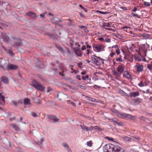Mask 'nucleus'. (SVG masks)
Listing matches in <instances>:
<instances>
[{
  "label": "nucleus",
  "mask_w": 152,
  "mask_h": 152,
  "mask_svg": "<svg viewBox=\"0 0 152 152\" xmlns=\"http://www.w3.org/2000/svg\"><path fill=\"white\" fill-rule=\"evenodd\" d=\"M104 152H124V150L120 146L112 144H106L103 148Z\"/></svg>",
  "instance_id": "nucleus-1"
},
{
  "label": "nucleus",
  "mask_w": 152,
  "mask_h": 152,
  "mask_svg": "<svg viewBox=\"0 0 152 152\" xmlns=\"http://www.w3.org/2000/svg\"><path fill=\"white\" fill-rule=\"evenodd\" d=\"M31 85L35 88L37 90L42 92L45 90V87L41 84L38 83L36 80H33Z\"/></svg>",
  "instance_id": "nucleus-2"
},
{
  "label": "nucleus",
  "mask_w": 152,
  "mask_h": 152,
  "mask_svg": "<svg viewBox=\"0 0 152 152\" xmlns=\"http://www.w3.org/2000/svg\"><path fill=\"white\" fill-rule=\"evenodd\" d=\"M92 63L95 64L97 65L100 66L102 64H103L104 61L103 59L99 57H98L94 55L92 56L91 58Z\"/></svg>",
  "instance_id": "nucleus-3"
},
{
  "label": "nucleus",
  "mask_w": 152,
  "mask_h": 152,
  "mask_svg": "<svg viewBox=\"0 0 152 152\" xmlns=\"http://www.w3.org/2000/svg\"><path fill=\"white\" fill-rule=\"evenodd\" d=\"M18 68V66L16 65H14L12 64H10L8 63L7 66L6 67V69L9 71L10 70H16Z\"/></svg>",
  "instance_id": "nucleus-4"
},
{
  "label": "nucleus",
  "mask_w": 152,
  "mask_h": 152,
  "mask_svg": "<svg viewBox=\"0 0 152 152\" xmlns=\"http://www.w3.org/2000/svg\"><path fill=\"white\" fill-rule=\"evenodd\" d=\"M1 37L0 39H3V41L6 42H8L9 41L10 38L6 34L1 32Z\"/></svg>",
  "instance_id": "nucleus-5"
},
{
  "label": "nucleus",
  "mask_w": 152,
  "mask_h": 152,
  "mask_svg": "<svg viewBox=\"0 0 152 152\" xmlns=\"http://www.w3.org/2000/svg\"><path fill=\"white\" fill-rule=\"evenodd\" d=\"M93 48H95L98 52H99L104 50V46L101 44L94 45Z\"/></svg>",
  "instance_id": "nucleus-6"
},
{
  "label": "nucleus",
  "mask_w": 152,
  "mask_h": 152,
  "mask_svg": "<svg viewBox=\"0 0 152 152\" xmlns=\"http://www.w3.org/2000/svg\"><path fill=\"white\" fill-rule=\"evenodd\" d=\"M47 117L48 118L53 121L54 123H56L59 121V119L57 117L53 115H47Z\"/></svg>",
  "instance_id": "nucleus-7"
},
{
  "label": "nucleus",
  "mask_w": 152,
  "mask_h": 152,
  "mask_svg": "<svg viewBox=\"0 0 152 152\" xmlns=\"http://www.w3.org/2000/svg\"><path fill=\"white\" fill-rule=\"evenodd\" d=\"M26 14L28 17L34 19H35L37 16V15L35 13L31 12H27L26 13Z\"/></svg>",
  "instance_id": "nucleus-8"
},
{
  "label": "nucleus",
  "mask_w": 152,
  "mask_h": 152,
  "mask_svg": "<svg viewBox=\"0 0 152 152\" xmlns=\"http://www.w3.org/2000/svg\"><path fill=\"white\" fill-rule=\"evenodd\" d=\"M124 65L121 64L119 65L117 68V71L121 75L124 71Z\"/></svg>",
  "instance_id": "nucleus-9"
},
{
  "label": "nucleus",
  "mask_w": 152,
  "mask_h": 152,
  "mask_svg": "<svg viewBox=\"0 0 152 152\" xmlns=\"http://www.w3.org/2000/svg\"><path fill=\"white\" fill-rule=\"evenodd\" d=\"M123 75L124 77H126L128 79H131L132 78L131 75L129 74V72L127 71L124 72Z\"/></svg>",
  "instance_id": "nucleus-10"
},
{
  "label": "nucleus",
  "mask_w": 152,
  "mask_h": 152,
  "mask_svg": "<svg viewBox=\"0 0 152 152\" xmlns=\"http://www.w3.org/2000/svg\"><path fill=\"white\" fill-rule=\"evenodd\" d=\"M140 94L139 92L138 91H136V92H131L129 94V96L131 98H135L139 96Z\"/></svg>",
  "instance_id": "nucleus-11"
},
{
  "label": "nucleus",
  "mask_w": 152,
  "mask_h": 152,
  "mask_svg": "<svg viewBox=\"0 0 152 152\" xmlns=\"http://www.w3.org/2000/svg\"><path fill=\"white\" fill-rule=\"evenodd\" d=\"M0 79L1 82H2L4 84H7L9 83V80L8 78L5 76H2L1 77Z\"/></svg>",
  "instance_id": "nucleus-12"
},
{
  "label": "nucleus",
  "mask_w": 152,
  "mask_h": 152,
  "mask_svg": "<svg viewBox=\"0 0 152 152\" xmlns=\"http://www.w3.org/2000/svg\"><path fill=\"white\" fill-rule=\"evenodd\" d=\"M135 67L137 69V71L138 72H141L142 71L143 69V65H140L138 63L135 66Z\"/></svg>",
  "instance_id": "nucleus-13"
},
{
  "label": "nucleus",
  "mask_w": 152,
  "mask_h": 152,
  "mask_svg": "<svg viewBox=\"0 0 152 152\" xmlns=\"http://www.w3.org/2000/svg\"><path fill=\"white\" fill-rule=\"evenodd\" d=\"M56 47L60 52L61 53H65V51L63 48L60 46L59 45L57 44L55 45Z\"/></svg>",
  "instance_id": "nucleus-14"
},
{
  "label": "nucleus",
  "mask_w": 152,
  "mask_h": 152,
  "mask_svg": "<svg viewBox=\"0 0 152 152\" xmlns=\"http://www.w3.org/2000/svg\"><path fill=\"white\" fill-rule=\"evenodd\" d=\"M23 103L26 105H28L30 104V99L28 98H25L23 100Z\"/></svg>",
  "instance_id": "nucleus-15"
},
{
  "label": "nucleus",
  "mask_w": 152,
  "mask_h": 152,
  "mask_svg": "<svg viewBox=\"0 0 152 152\" xmlns=\"http://www.w3.org/2000/svg\"><path fill=\"white\" fill-rule=\"evenodd\" d=\"M81 129L83 130H86V131H89L93 130V129L92 128V126L89 128L86 126H81Z\"/></svg>",
  "instance_id": "nucleus-16"
},
{
  "label": "nucleus",
  "mask_w": 152,
  "mask_h": 152,
  "mask_svg": "<svg viewBox=\"0 0 152 152\" xmlns=\"http://www.w3.org/2000/svg\"><path fill=\"white\" fill-rule=\"evenodd\" d=\"M121 138L125 142L130 141H131V137L126 136L121 137Z\"/></svg>",
  "instance_id": "nucleus-17"
},
{
  "label": "nucleus",
  "mask_w": 152,
  "mask_h": 152,
  "mask_svg": "<svg viewBox=\"0 0 152 152\" xmlns=\"http://www.w3.org/2000/svg\"><path fill=\"white\" fill-rule=\"evenodd\" d=\"M31 115L34 117H38L40 116V114H37L34 112H31Z\"/></svg>",
  "instance_id": "nucleus-18"
},
{
  "label": "nucleus",
  "mask_w": 152,
  "mask_h": 152,
  "mask_svg": "<svg viewBox=\"0 0 152 152\" xmlns=\"http://www.w3.org/2000/svg\"><path fill=\"white\" fill-rule=\"evenodd\" d=\"M14 42L15 43L16 45L17 46H20L22 45V43L20 39L18 40H15L14 41Z\"/></svg>",
  "instance_id": "nucleus-19"
},
{
  "label": "nucleus",
  "mask_w": 152,
  "mask_h": 152,
  "mask_svg": "<svg viewBox=\"0 0 152 152\" xmlns=\"http://www.w3.org/2000/svg\"><path fill=\"white\" fill-rule=\"evenodd\" d=\"M11 125L16 131H18L19 130V129L18 126L16 125L15 124H13Z\"/></svg>",
  "instance_id": "nucleus-20"
},
{
  "label": "nucleus",
  "mask_w": 152,
  "mask_h": 152,
  "mask_svg": "<svg viewBox=\"0 0 152 152\" xmlns=\"http://www.w3.org/2000/svg\"><path fill=\"white\" fill-rule=\"evenodd\" d=\"M129 114H126L125 113H124L123 114H120L119 115V116L121 118L125 119V118H128V115H129Z\"/></svg>",
  "instance_id": "nucleus-21"
},
{
  "label": "nucleus",
  "mask_w": 152,
  "mask_h": 152,
  "mask_svg": "<svg viewBox=\"0 0 152 152\" xmlns=\"http://www.w3.org/2000/svg\"><path fill=\"white\" fill-rule=\"evenodd\" d=\"M55 18H54L53 19H52L51 20V22L52 23L56 24H57V22H60L61 21V20L59 19H57L56 20H55Z\"/></svg>",
  "instance_id": "nucleus-22"
},
{
  "label": "nucleus",
  "mask_w": 152,
  "mask_h": 152,
  "mask_svg": "<svg viewBox=\"0 0 152 152\" xmlns=\"http://www.w3.org/2000/svg\"><path fill=\"white\" fill-rule=\"evenodd\" d=\"M141 100L139 98H137L136 99H134L133 101H134V103L136 104H139L140 102V100Z\"/></svg>",
  "instance_id": "nucleus-23"
},
{
  "label": "nucleus",
  "mask_w": 152,
  "mask_h": 152,
  "mask_svg": "<svg viewBox=\"0 0 152 152\" xmlns=\"http://www.w3.org/2000/svg\"><path fill=\"white\" fill-rule=\"evenodd\" d=\"M86 98H87V100L90 101H91L93 102H97V100L95 99H94L93 98L88 97L87 96Z\"/></svg>",
  "instance_id": "nucleus-24"
},
{
  "label": "nucleus",
  "mask_w": 152,
  "mask_h": 152,
  "mask_svg": "<svg viewBox=\"0 0 152 152\" xmlns=\"http://www.w3.org/2000/svg\"><path fill=\"white\" fill-rule=\"evenodd\" d=\"M111 24V23H103L102 26L103 27H111V26L110 25Z\"/></svg>",
  "instance_id": "nucleus-25"
},
{
  "label": "nucleus",
  "mask_w": 152,
  "mask_h": 152,
  "mask_svg": "<svg viewBox=\"0 0 152 152\" xmlns=\"http://www.w3.org/2000/svg\"><path fill=\"white\" fill-rule=\"evenodd\" d=\"M74 52L76 55L78 56H81L82 55V53L79 51L78 49H75Z\"/></svg>",
  "instance_id": "nucleus-26"
},
{
  "label": "nucleus",
  "mask_w": 152,
  "mask_h": 152,
  "mask_svg": "<svg viewBox=\"0 0 152 152\" xmlns=\"http://www.w3.org/2000/svg\"><path fill=\"white\" fill-rule=\"evenodd\" d=\"M139 118L141 121H143L146 122L148 120V119L142 116H140L139 117Z\"/></svg>",
  "instance_id": "nucleus-27"
},
{
  "label": "nucleus",
  "mask_w": 152,
  "mask_h": 152,
  "mask_svg": "<svg viewBox=\"0 0 152 152\" xmlns=\"http://www.w3.org/2000/svg\"><path fill=\"white\" fill-rule=\"evenodd\" d=\"M66 21H68V22L67 23V24L68 26H72V23L73 21L70 19H68L66 20Z\"/></svg>",
  "instance_id": "nucleus-28"
},
{
  "label": "nucleus",
  "mask_w": 152,
  "mask_h": 152,
  "mask_svg": "<svg viewBox=\"0 0 152 152\" xmlns=\"http://www.w3.org/2000/svg\"><path fill=\"white\" fill-rule=\"evenodd\" d=\"M142 36L146 38H149L151 37V35L148 34L144 33L142 34Z\"/></svg>",
  "instance_id": "nucleus-29"
},
{
  "label": "nucleus",
  "mask_w": 152,
  "mask_h": 152,
  "mask_svg": "<svg viewBox=\"0 0 152 152\" xmlns=\"http://www.w3.org/2000/svg\"><path fill=\"white\" fill-rule=\"evenodd\" d=\"M47 34L52 39H54L56 38L55 36L53 34L48 33Z\"/></svg>",
  "instance_id": "nucleus-30"
},
{
  "label": "nucleus",
  "mask_w": 152,
  "mask_h": 152,
  "mask_svg": "<svg viewBox=\"0 0 152 152\" xmlns=\"http://www.w3.org/2000/svg\"><path fill=\"white\" fill-rule=\"evenodd\" d=\"M128 118H129L132 120L134 121L136 119V118L135 116H133L130 114L128 115Z\"/></svg>",
  "instance_id": "nucleus-31"
},
{
  "label": "nucleus",
  "mask_w": 152,
  "mask_h": 152,
  "mask_svg": "<svg viewBox=\"0 0 152 152\" xmlns=\"http://www.w3.org/2000/svg\"><path fill=\"white\" fill-rule=\"evenodd\" d=\"M69 39H70L69 41L70 42H69V45L70 46L72 47V48L73 45V43L74 42V41L70 37L69 38Z\"/></svg>",
  "instance_id": "nucleus-32"
},
{
  "label": "nucleus",
  "mask_w": 152,
  "mask_h": 152,
  "mask_svg": "<svg viewBox=\"0 0 152 152\" xmlns=\"http://www.w3.org/2000/svg\"><path fill=\"white\" fill-rule=\"evenodd\" d=\"M113 75L116 77H119L121 75L120 74L118 73L116 71H115L113 73Z\"/></svg>",
  "instance_id": "nucleus-33"
},
{
  "label": "nucleus",
  "mask_w": 152,
  "mask_h": 152,
  "mask_svg": "<svg viewBox=\"0 0 152 152\" xmlns=\"http://www.w3.org/2000/svg\"><path fill=\"white\" fill-rule=\"evenodd\" d=\"M11 104H13L16 107L18 106V105L17 102H16L15 101H12L11 102Z\"/></svg>",
  "instance_id": "nucleus-34"
},
{
  "label": "nucleus",
  "mask_w": 152,
  "mask_h": 152,
  "mask_svg": "<svg viewBox=\"0 0 152 152\" xmlns=\"http://www.w3.org/2000/svg\"><path fill=\"white\" fill-rule=\"evenodd\" d=\"M96 12H98V13H99L100 14H107L108 13V12H103L101 11H100L99 10H96Z\"/></svg>",
  "instance_id": "nucleus-35"
},
{
  "label": "nucleus",
  "mask_w": 152,
  "mask_h": 152,
  "mask_svg": "<svg viewBox=\"0 0 152 152\" xmlns=\"http://www.w3.org/2000/svg\"><path fill=\"white\" fill-rule=\"evenodd\" d=\"M131 15L133 16H135V17H136L137 18H141L140 17V16L139 15H138L135 14V13H131Z\"/></svg>",
  "instance_id": "nucleus-36"
},
{
  "label": "nucleus",
  "mask_w": 152,
  "mask_h": 152,
  "mask_svg": "<svg viewBox=\"0 0 152 152\" xmlns=\"http://www.w3.org/2000/svg\"><path fill=\"white\" fill-rule=\"evenodd\" d=\"M147 67L151 71L152 70V66L151 64H148L147 65Z\"/></svg>",
  "instance_id": "nucleus-37"
},
{
  "label": "nucleus",
  "mask_w": 152,
  "mask_h": 152,
  "mask_svg": "<svg viewBox=\"0 0 152 152\" xmlns=\"http://www.w3.org/2000/svg\"><path fill=\"white\" fill-rule=\"evenodd\" d=\"M92 128L93 129H98L99 130H101V129L99 128V126H94V127H92Z\"/></svg>",
  "instance_id": "nucleus-38"
},
{
  "label": "nucleus",
  "mask_w": 152,
  "mask_h": 152,
  "mask_svg": "<svg viewBox=\"0 0 152 152\" xmlns=\"http://www.w3.org/2000/svg\"><path fill=\"white\" fill-rule=\"evenodd\" d=\"M144 4L146 6L149 7L151 5V4L150 3L145 1L144 2Z\"/></svg>",
  "instance_id": "nucleus-39"
},
{
  "label": "nucleus",
  "mask_w": 152,
  "mask_h": 152,
  "mask_svg": "<svg viewBox=\"0 0 152 152\" xmlns=\"http://www.w3.org/2000/svg\"><path fill=\"white\" fill-rule=\"evenodd\" d=\"M1 100L2 101V102H0V104L1 105H4L5 104V99H2Z\"/></svg>",
  "instance_id": "nucleus-40"
},
{
  "label": "nucleus",
  "mask_w": 152,
  "mask_h": 152,
  "mask_svg": "<svg viewBox=\"0 0 152 152\" xmlns=\"http://www.w3.org/2000/svg\"><path fill=\"white\" fill-rule=\"evenodd\" d=\"M8 53L10 54L12 56H14V54L12 52V51L10 50H9L8 52Z\"/></svg>",
  "instance_id": "nucleus-41"
},
{
  "label": "nucleus",
  "mask_w": 152,
  "mask_h": 152,
  "mask_svg": "<svg viewBox=\"0 0 152 152\" xmlns=\"http://www.w3.org/2000/svg\"><path fill=\"white\" fill-rule=\"evenodd\" d=\"M78 87L84 90H85L87 88L86 87L83 86L81 85H79Z\"/></svg>",
  "instance_id": "nucleus-42"
},
{
  "label": "nucleus",
  "mask_w": 152,
  "mask_h": 152,
  "mask_svg": "<svg viewBox=\"0 0 152 152\" xmlns=\"http://www.w3.org/2000/svg\"><path fill=\"white\" fill-rule=\"evenodd\" d=\"M104 42H111V41L110 39L109 38H106L105 39H104Z\"/></svg>",
  "instance_id": "nucleus-43"
},
{
  "label": "nucleus",
  "mask_w": 152,
  "mask_h": 152,
  "mask_svg": "<svg viewBox=\"0 0 152 152\" xmlns=\"http://www.w3.org/2000/svg\"><path fill=\"white\" fill-rule=\"evenodd\" d=\"M63 146L65 148H66V149H67V148H69V147L68 145V144H67L66 143H63Z\"/></svg>",
  "instance_id": "nucleus-44"
},
{
  "label": "nucleus",
  "mask_w": 152,
  "mask_h": 152,
  "mask_svg": "<svg viewBox=\"0 0 152 152\" xmlns=\"http://www.w3.org/2000/svg\"><path fill=\"white\" fill-rule=\"evenodd\" d=\"M37 76L40 79L42 80H43V79L42 78V77L41 75L40 74H37Z\"/></svg>",
  "instance_id": "nucleus-45"
},
{
  "label": "nucleus",
  "mask_w": 152,
  "mask_h": 152,
  "mask_svg": "<svg viewBox=\"0 0 152 152\" xmlns=\"http://www.w3.org/2000/svg\"><path fill=\"white\" fill-rule=\"evenodd\" d=\"M39 18H40L41 17L42 18H43V19H44V18H45V14L44 13H43V14H40L39 15Z\"/></svg>",
  "instance_id": "nucleus-46"
},
{
  "label": "nucleus",
  "mask_w": 152,
  "mask_h": 152,
  "mask_svg": "<svg viewBox=\"0 0 152 152\" xmlns=\"http://www.w3.org/2000/svg\"><path fill=\"white\" fill-rule=\"evenodd\" d=\"M138 85L140 87L144 86H145L144 84L142 82H141L139 83Z\"/></svg>",
  "instance_id": "nucleus-47"
},
{
  "label": "nucleus",
  "mask_w": 152,
  "mask_h": 152,
  "mask_svg": "<svg viewBox=\"0 0 152 152\" xmlns=\"http://www.w3.org/2000/svg\"><path fill=\"white\" fill-rule=\"evenodd\" d=\"M65 48H66V50L67 53L68 54H71V52H70V51L69 50V48H66V47Z\"/></svg>",
  "instance_id": "nucleus-48"
},
{
  "label": "nucleus",
  "mask_w": 152,
  "mask_h": 152,
  "mask_svg": "<svg viewBox=\"0 0 152 152\" xmlns=\"http://www.w3.org/2000/svg\"><path fill=\"white\" fill-rule=\"evenodd\" d=\"M115 36L118 39H121L122 37L119 34H117Z\"/></svg>",
  "instance_id": "nucleus-49"
},
{
  "label": "nucleus",
  "mask_w": 152,
  "mask_h": 152,
  "mask_svg": "<svg viewBox=\"0 0 152 152\" xmlns=\"http://www.w3.org/2000/svg\"><path fill=\"white\" fill-rule=\"evenodd\" d=\"M18 103V104H22L23 102V100L22 99H19L18 102H17Z\"/></svg>",
  "instance_id": "nucleus-50"
},
{
  "label": "nucleus",
  "mask_w": 152,
  "mask_h": 152,
  "mask_svg": "<svg viewBox=\"0 0 152 152\" xmlns=\"http://www.w3.org/2000/svg\"><path fill=\"white\" fill-rule=\"evenodd\" d=\"M115 55V53H113V52L111 51V52L110 53V56L111 57H112L114 55Z\"/></svg>",
  "instance_id": "nucleus-51"
},
{
  "label": "nucleus",
  "mask_w": 152,
  "mask_h": 152,
  "mask_svg": "<svg viewBox=\"0 0 152 152\" xmlns=\"http://www.w3.org/2000/svg\"><path fill=\"white\" fill-rule=\"evenodd\" d=\"M52 90V89L50 87H48L47 89V92H49Z\"/></svg>",
  "instance_id": "nucleus-52"
},
{
  "label": "nucleus",
  "mask_w": 152,
  "mask_h": 152,
  "mask_svg": "<svg viewBox=\"0 0 152 152\" xmlns=\"http://www.w3.org/2000/svg\"><path fill=\"white\" fill-rule=\"evenodd\" d=\"M87 145L91 147L92 146V143L91 142V141L89 142H87Z\"/></svg>",
  "instance_id": "nucleus-53"
},
{
  "label": "nucleus",
  "mask_w": 152,
  "mask_h": 152,
  "mask_svg": "<svg viewBox=\"0 0 152 152\" xmlns=\"http://www.w3.org/2000/svg\"><path fill=\"white\" fill-rule=\"evenodd\" d=\"M121 59H122V58H121V56H120V57L118 58H117L116 59V61H122Z\"/></svg>",
  "instance_id": "nucleus-54"
},
{
  "label": "nucleus",
  "mask_w": 152,
  "mask_h": 152,
  "mask_svg": "<svg viewBox=\"0 0 152 152\" xmlns=\"http://www.w3.org/2000/svg\"><path fill=\"white\" fill-rule=\"evenodd\" d=\"M76 78L77 79H78L79 80H81L80 76V75H77Z\"/></svg>",
  "instance_id": "nucleus-55"
},
{
  "label": "nucleus",
  "mask_w": 152,
  "mask_h": 152,
  "mask_svg": "<svg viewBox=\"0 0 152 152\" xmlns=\"http://www.w3.org/2000/svg\"><path fill=\"white\" fill-rule=\"evenodd\" d=\"M5 97L4 96H3L2 95L1 93H0V99L1 100L2 99H5Z\"/></svg>",
  "instance_id": "nucleus-56"
},
{
  "label": "nucleus",
  "mask_w": 152,
  "mask_h": 152,
  "mask_svg": "<svg viewBox=\"0 0 152 152\" xmlns=\"http://www.w3.org/2000/svg\"><path fill=\"white\" fill-rule=\"evenodd\" d=\"M41 140V142H39V143L41 144H42L43 142H44V141L45 140L43 138H42L41 139V140Z\"/></svg>",
  "instance_id": "nucleus-57"
},
{
  "label": "nucleus",
  "mask_w": 152,
  "mask_h": 152,
  "mask_svg": "<svg viewBox=\"0 0 152 152\" xmlns=\"http://www.w3.org/2000/svg\"><path fill=\"white\" fill-rule=\"evenodd\" d=\"M93 87L95 89L100 88V86H99L96 85H94Z\"/></svg>",
  "instance_id": "nucleus-58"
},
{
  "label": "nucleus",
  "mask_w": 152,
  "mask_h": 152,
  "mask_svg": "<svg viewBox=\"0 0 152 152\" xmlns=\"http://www.w3.org/2000/svg\"><path fill=\"white\" fill-rule=\"evenodd\" d=\"M77 64V66L81 68V66L82 65V63L80 62H79V63H78Z\"/></svg>",
  "instance_id": "nucleus-59"
},
{
  "label": "nucleus",
  "mask_w": 152,
  "mask_h": 152,
  "mask_svg": "<svg viewBox=\"0 0 152 152\" xmlns=\"http://www.w3.org/2000/svg\"><path fill=\"white\" fill-rule=\"evenodd\" d=\"M80 28H83L84 29L85 28H86V26H78Z\"/></svg>",
  "instance_id": "nucleus-60"
},
{
  "label": "nucleus",
  "mask_w": 152,
  "mask_h": 152,
  "mask_svg": "<svg viewBox=\"0 0 152 152\" xmlns=\"http://www.w3.org/2000/svg\"><path fill=\"white\" fill-rule=\"evenodd\" d=\"M116 52L117 55H118L120 53V50L119 49H118L116 50Z\"/></svg>",
  "instance_id": "nucleus-61"
},
{
  "label": "nucleus",
  "mask_w": 152,
  "mask_h": 152,
  "mask_svg": "<svg viewBox=\"0 0 152 152\" xmlns=\"http://www.w3.org/2000/svg\"><path fill=\"white\" fill-rule=\"evenodd\" d=\"M80 7L81 8H82L83 10L85 11V12H87V10H86V9H85L81 5H80Z\"/></svg>",
  "instance_id": "nucleus-62"
},
{
  "label": "nucleus",
  "mask_w": 152,
  "mask_h": 152,
  "mask_svg": "<svg viewBox=\"0 0 152 152\" xmlns=\"http://www.w3.org/2000/svg\"><path fill=\"white\" fill-rule=\"evenodd\" d=\"M99 40L102 41H104V39L102 37H100L99 38Z\"/></svg>",
  "instance_id": "nucleus-63"
},
{
  "label": "nucleus",
  "mask_w": 152,
  "mask_h": 152,
  "mask_svg": "<svg viewBox=\"0 0 152 152\" xmlns=\"http://www.w3.org/2000/svg\"><path fill=\"white\" fill-rule=\"evenodd\" d=\"M84 31L86 33H88L89 32V31L87 28V27H86V28L84 29Z\"/></svg>",
  "instance_id": "nucleus-64"
}]
</instances>
